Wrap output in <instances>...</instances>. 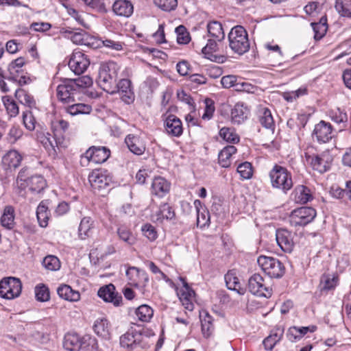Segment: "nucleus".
<instances>
[{"label":"nucleus","instance_id":"62","mask_svg":"<svg viewBox=\"0 0 351 351\" xmlns=\"http://www.w3.org/2000/svg\"><path fill=\"white\" fill-rule=\"evenodd\" d=\"M257 90V87L256 86L252 85V84L244 82L241 78H239L237 83H236V87L234 90L241 91V92H246L247 93H254Z\"/></svg>","mask_w":351,"mask_h":351},{"label":"nucleus","instance_id":"35","mask_svg":"<svg viewBox=\"0 0 351 351\" xmlns=\"http://www.w3.org/2000/svg\"><path fill=\"white\" fill-rule=\"evenodd\" d=\"M58 295L66 300L71 302L78 301L80 298V295L78 291H76L67 285H61L57 289Z\"/></svg>","mask_w":351,"mask_h":351},{"label":"nucleus","instance_id":"12","mask_svg":"<svg viewBox=\"0 0 351 351\" xmlns=\"http://www.w3.org/2000/svg\"><path fill=\"white\" fill-rule=\"evenodd\" d=\"M68 64L75 74L80 75L86 71L90 65V60L82 51L74 50Z\"/></svg>","mask_w":351,"mask_h":351},{"label":"nucleus","instance_id":"28","mask_svg":"<svg viewBox=\"0 0 351 351\" xmlns=\"http://www.w3.org/2000/svg\"><path fill=\"white\" fill-rule=\"evenodd\" d=\"M249 110L243 103H237L231 110L232 122L241 124L247 118Z\"/></svg>","mask_w":351,"mask_h":351},{"label":"nucleus","instance_id":"52","mask_svg":"<svg viewBox=\"0 0 351 351\" xmlns=\"http://www.w3.org/2000/svg\"><path fill=\"white\" fill-rule=\"evenodd\" d=\"M117 234L121 240L132 245L135 243L136 239L132 232L125 226H120L117 229Z\"/></svg>","mask_w":351,"mask_h":351},{"label":"nucleus","instance_id":"15","mask_svg":"<svg viewBox=\"0 0 351 351\" xmlns=\"http://www.w3.org/2000/svg\"><path fill=\"white\" fill-rule=\"evenodd\" d=\"M114 94L119 93L121 100L130 104L134 101V93L132 84V82L129 79H121L116 83Z\"/></svg>","mask_w":351,"mask_h":351},{"label":"nucleus","instance_id":"61","mask_svg":"<svg viewBox=\"0 0 351 351\" xmlns=\"http://www.w3.org/2000/svg\"><path fill=\"white\" fill-rule=\"evenodd\" d=\"M23 134V130L19 125H12L8 133L7 139L8 143L14 144L22 137Z\"/></svg>","mask_w":351,"mask_h":351},{"label":"nucleus","instance_id":"43","mask_svg":"<svg viewBox=\"0 0 351 351\" xmlns=\"http://www.w3.org/2000/svg\"><path fill=\"white\" fill-rule=\"evenodd\" d=\"M1 225L7 229H12L14 226V209L12 206H6L1 217Z\"/></svg>","mask_w":351,"mask_h":351},{"label":"nucleus","instance_id":"9","mask_svg":"<svg viewBox=\"0 0 351 351\" xmlns=\"http://www.w3.org/2000/svg\"><path fill=\"white\" fill-rule=\"evenodd\" d=\"M144 338L145 337L141 330L131 328L121 336L120 345L130 350L143 348L144 347Z\"/></svg>","mask_w":351,"mask_h":351},{"label":"nucleus","instance_id":"45","mask_svg":"<svg viewBox=\"0 0 351 351\" xmlns=\"http://www.w3.org/2000/svg\"><path fill=\"white\" fill-rule=\"evenodd\" d=\"M135 315L139 321L148 322L153 317L154 311L149 306L143 304L136 309Z\"/></svg>","mask_w":351,"mask_h":351},{"label":"nucleus","instance_id":"51","mask_svg":"<svg viewBox=\"0 0 351 351\" xmlns=\"http://www.w3.org/2000/svg\"><path fill=\"white\" fill-rule=\"evenodd\" d=\"M220 136L228 143H237L240 138L234 129L223 127L219 130Z\"/></svg>","mask_w":351,"mask_h":351},{"label":"nucleus","instance_id":"6","mask_svg":"<svg viewBox=\"0 0 351 351\" xmlns=\"http://www.w3.org/2000/svg\"><path fill=\"white\" fill-rule=\"evenodd\" d=\"M22 283L19 278L8 277L0 281V297L11 300L20 295Z\"/></svg>","mask_w":351,"mask_h":351},{"label":"nucleus","instance_id":"2","mask_svg":"<svg viewBox=\"0 0 351 351\" xmlns=\"http://www.w3.org/2000/svg\"><path fill=\"white\" fill-rule=\"evenodd\" d=\"M269 176L271 186L285 194L293 187L291 173L285 167L276 164L270 170Z\"/></svg>","mask_w":351,"mask_h":351},{"label":"nucleus","instance_id":"20","mask_svg":"<svg viewBox=\"0 0 351 351\" xmlns=\"http://www.w3.org/2000/svg\"><path fill=\"white\" fill-rule=\"evenodd\" d=\"M164 126L169 135L179 137L182 134V121L174 114H169L167 117L164 122Z\"/></svg>","mask_w":351,"mask_h":351},{"label":"nucleus","instance_id":"31","mask_svg":"<svg viewBox=\"0 0 351 351\" xmlns=\"http://www.w3.org/2000/svg\"><path fill=\"white\" fill-rule=\"evenodd\" d=\"M64 110L71 116H77L90 114L92 111V107L90 105L75 101L68 104L64 108Z\"/></svg>","mask_w":351,"mask_h":351},{"label":"nucleus","instance_id":"44","mask_svg":"<svg viewBox=\"0 0 351 351\" xmlns=\"http://www.w3.org/2000/svg\"><path fill=\"white\" fill-rule=\"evenodd\" d=\"M237 148L234 145H228L225 147L219 153L218 156L219 162L222 167L227 168L230 166V163L229 159L235 154Z\"/></svg>","mask_w":351,"mask_h":351},{"label":"nucleus","instance_id":"57","mask_svg":"<svg viewBox=\"0 0 351 351\" xmlns=\"http://www.w3.org/2000/svg\"><path fill=\"white\" fill-rule=\"evenodd\" d=\"M93 330L99 336L106 337L108 334V324L106 319H97L94 324Z\"/></svg>","mask_w":351,"mask_h":351},{"label":"nucleus","instance_id":"32","mask_svg":"<svg viewBox=\"0 0 351 351\" xmlns=\"http://www.w3.org/2000/svg\"><path fill=\"white\" fill-rule=\"evenodd\" d=\"M174 217V210L167 203L162 204L158 210L152 215L153 219L158 222H162L164 219H172Z\"/></svg>","mask_w":351,"mask_h":351},{"label":"nucleus","instance_id":"19","mask_svg":"<svg viewBox=\"0 0 351 351\" xmlns=\"http://www.w3.org/2000/svg\"><path fill=\"white\" fill-rule=\"evenodd\" d=\"M54 134L51 136L49 133H43L38 136V139L40 143L43 145L45 149L47 150L49 156L56 159L58 157L59 153L62 152L63 149H58V145L55 143Z\"/></svg>","mask_w":351,"mask_h":351},{"label":"nucleus","instance_id":"36","mask_svg":"<svg viewBox=\"0 0 351 351\" xmlns=\"http://www.w3.org/2000/svg\"><path fill=\"white\" fill-rule=\"evenodd\" d=\"M338 278L334 275L323 274L320 279L319 285V289L322 293H328L330 291L335 289L337 285Z\"/></svg>","mask_w":351,"mask_h":351},{"label":"nucleus","instance_id":"38","mask_svg":"<svg viewBox=\"0 0 351 351\" xmlns=\"http://www.w3.org/2000/svg\"><path fill=\"white\" fill-rule=\"evenodd\" d=\"M199 317L203 335L206 337H209L214 330L213 319L206 311L201 312Z\"/></svg>","mask_w":351,"mask_h":351},{"label":"nucleus","instance_id":"50","mask_svg":"<svg viewBox=\"0 0 351 351\" xmlns=\"http://www.w3.org/2000/svg\"><path fill=\"white\" fill-rule=\"evenodd\" d=\"M141 271H142V269L135 267H130L127 269L126 276L129 281V285L135 287L140 285Z\"/></svg>","mask_w":351,"mask_h":351},{"label":"nucleus","instance_id":"3","mask_svg":"<svg viewBox=\"0 0 351 351\" xmlns=\"http://www.w3.org/2000/svg\"><path fill=\"white\" fill-rule=\"evenodd\" d=\"M229 46L239 55H243L250 49L248 34L242 25L233 27L228 34Z\"/></svg>","mask_w":351,"mask_h":351},{"label":"nucleus","instance_id":"5","mask_svg":"<svg viewBox=\"0 0 351 351\" xmlns=\"http://www.w3.org/2000/svg\"><path fill=\"white\" fill-rule=\"evenodd\" d=\"M258 265L270 278H280L285 274L283 264L277 258L266 256H260L257 259Z\"/></svg>","mask_w":351,"mask_h":351},{"label":"nucleus","instance_id":"47","mask_svg":"<svg viewBox=\"0 0 351 351\" xmlns=\"http://www.w3.org/2000/svg\"><path fill=\"white\" fill-rule=\"evenodd\" d=\"M335 7L341 16L351 18V0H336Z\"/></svg>","mask_w":351,"mask_h":351},{"label":"nucleus","instance_id":"18","mask_svg":"<svg viewBox=\"0 0 351 351\" xmlns=\"http://www.w3.org/2000/svg\"><path fill=\"white\" fill-rule=\"evenodd\" d=\"M98 296L105 302H111L116 306H120L122 303V296L115 292V287L112 284L101 287L98 291Z\"/></svg>","mask_w":351,"mask_h":351},{"label":"nucleus","instance_id":"54","mask_svg":"<svg viewBox=\"0 0 351 351\" xmlns=\"http://www.w3.org/2000/svg\"><path fill=\"white\" fill-rule=\"evenodd\" d=\"M42 265L45 268L50 271H57L60 268L59 259L53 255H49L45 257Z\"/></svg>","mask_w":351,"mask_h":351},{"label":"nucleus","instance_id":"33","mask_svg":"<svg viewBox=\"0 0 351 351\" xmlns=\"http://www.w3.org/2000/svg\"><path fill=\"white\" fill-rule=\"evenodd\" d=\"M194 205L197 210V223L200 228L208 226L210 222V215L206 208L202 206L199 199L194 201Z\"/></svg>","mask_w":351,"mask_h":351},{"label":"nucleus","instance_id":"26","mask_svg":"<svg viewBox=\"0 0 351 351\" xmlns=\"http://www.w3.org/2000/svg\"><path fill=\"white\" fill-rule=\"evenodd\" d=\"M95 228V221L90 217H84L81 219L78 227V237L81 240H85L93 235Z\"/></svg>","mask_w":351,"mask_h":351},{"label":"nucleus","instance_id":"22","mask_svg":"<svg viewBox=\"0 0 351 351\" xmlns=\"http://www.w3.org/2000/svg\"><path fill=\"white\" fill-rule=\"evenodd\" d=\"M23 156L16 149L8 151L2 157L1 164L5 169H16L21 163Z\"/></svg>","mask_w":351,"mask_h":351},{"label":"nucleus","instance_id":"58","mask_svg":"<svg viewBox=\"0 0 351 351\" xmlns=\"http://www.w3.org/2000/svg\"><path fill=\"white\" fill-rule=\"evenodd\" d=\"M175 32L177 34V42L179 44L186 45L191 40L190 34L184 26L179 25L176 28Z\"/></svg>","mask_w":351,"mask_h":351},{"label":"nucleus","instance_id":"49","mask_svg":"<svg viewBox=\"0 0 351 351\" xmlns=\"http://www.w3.org/2000/svg\"><path fill=\"white\" fill-rule=\"evenodd\" d=\"M15 97L20 103L29 107L30 108L36 106V101L34 97L23 89L16 90L15 92Z\"/></svg>","mask_w":351,"mask_h":351},{"label":"nucleus","instance_id":"42","mask_svg":"<svg viewBox=\"0 0 351 351\" xmlns=\"http://www.w3.org/2000/svg\"><path fill=\"white\" fill-rule=\"evenodd\" d=\"M259 122L266 129L274 130L275 123L271 110L267 108H263L259 111Z\"/></svg>","mask_w":351,"mask_h":351},{"label":"nucleus","instance_id":"29","mask_svg":"<svg viewBox=\"0 0 351 351\" xmlns=\"http://www.w3.org/2000/svg\"><path fill=\"white\" fill-rule=\"evenodd\" d=\"M64 33L66 34V36L76 45H90V42L89 41V39H90L89 34L82 29H80L78 32H73V30H65Z\"/></svg>","mask_w":351,"mask_h":351},{"label":"nucleus","instance_id":"30","mask_svg":"<svg viewBox=\"0 0 351 351\" xmlns=\"http://www.w3.org/2000/svg\"><path fill=\"white\" fill-rule=\"evenodd\" d=\"M63 346L68 351H80L82 346V341L78 335L68 333L64 336Z\"/></svg>","mask_w":351,"mask_h":351},{"label":"nucleus","instance_id":"59","mask_svg":"<svg viewBox=\"0 0 351 351\" xmlns=\"http://www.w3.org/2000/svg\"><path fill=\"white\" fill-rule=\"evenodd\" d=\"M237 172L243 179H250L252 176L253 170L250 162H244L239 165L237 169Z\"/></svg>","mask_w":351,"mask_h":351},{"label":"nucleus","instance_id":"46","mask_svg":"<svg viewBox=\"0 0 351 351\" xmlns=\"http://www.w3.org/2000/svg\"><path fill=\"white\" fill-rule=\"evenodd\" d=\"M71 80L73 85L76 86L75 88L80 94L81 98L82 97V90L91 86L93 84V80L88 75H82L75 79H71Z\"/></svg>","mask_w":351,"mask_h":351},{"label":"nucleus","instance_id":"48","mask_svg":"<svg viewBox=\"0 0 351 351\" xmlns=\"http://www.w3.org/2000/svg\"><path fill=\"white\" fill-rule=\"evenodd\" d=\"M283 334V330L277 329L275 332L266 337L263 340V345L266 350H271L274 348L275 345L281 339Z\"/></svg>","mask_w":351,"mask_h":351},{"label":"nucleus","instance_id":"55","mask_svg":"<svg viewBox=\"0 0 351 351\" xmlns=\"http://www.w3.org/2000/svg\"><path fill=\"white\" fill-rule=\"evenodd\" d=\"M35 296L38 301L47 302L50 298L49 288L44 284H40L35 287Z\"/></svg>","mask_w":351,"mask_h":351},{"label":"nucleus","instance_id":"63","mask_svg":"<svg viewBox=\"0 0 351 351\" xmlns=\"http://www.w3.org/2000/svg\"><path fill=\"white\" fill-rule=\"evenodd\" d=\"M29 174V169L27 167L22 168L19 172L16 178V184L21 189L26 188V184L28 182L29 178H30Z\"/></svg>","mask_w":351,"mask_h":351},{"label":"nucleus","instance_id":"39","mask_svg":"<svg viewBox=\"0 0 351 351\" xmlns=\"http://www.w3.org/2000/svg\"><path fill=\"white\" fill-rule=\"evenodd\" d=\"M50 212L48 209L47 202L42 201L38 206L36 209V217L39 225L45 228L48 225Z\"/></svg>","mask_w":351,"mask_h":351},{"label":"nucleus","instance_id":"27","mask_svg":"<svg viewBox=\"0 0 351 351\" xmlns=\"http://www.w3.org/2000/svg\"><path fill=\"white\" fill-rule=\"evenodd\" d=\"M170 183L164 178H155L152 184V193L158 197H164L170 190Z\"/></svg>","mask_w":351,"mask_h":351},{"label":"nucleus","instance_id":"10","mask_svg":"<svg viewBox=\"0 0 351 351\" xmlns=\"http://www.w3.org/2000/svg\"><path fill=\"white\" fill-rule=\"evenodd\" d=\"M316 210L312 207H301L294 210L291 215V223L295 226H304L316 217Z\"/></svg>","mask_w":351,"mask_h":351},{"label":"nucleus","instance_id":"4","mask_svg":"<svg viewBox=\"0 0 351 351\" xmlns=\"http://www.w3.org/2000/svg\"><path fill=\"white\" fill-rule=\"evenodd\" d=\"M71 79L64 78L57 86V97L62 103L69 104L73 102L81 101V95L75 88Z\"/></svg>","mask_w":351,"mask_h":351},{"label":"nucleus","instance_id":"40","mask_svg":"<svg viewBox=\"0 0 351 351\" xmlns=\"http://www.w3.org/2000/svg\"><path fill=\"white\" fill-rule=\"evenodd\" d=\"M207 30L208 35L218 41H221L225 38L222 25L219 21H213L209 22L207 25Z\"/></svg>","mask_w":351,"mask_h":351},{"label":"nucleus","instance_id":"17","mask_svg":"<svg viewBox=\"0 0 351 351\" xmlns=\"http://www.w3.org/2000/svg\"><path fill=\"white\" fill-rule=\"evenodd\" d=\"M106 171H94L88 176L91 187L95 190H105L110 186L111 178L106 174Z\"/></svg>","mask_w":351,"mask_h":351},{"label":"nucleus","instance_id":"24","mask_svg":"<svg viewBox=\"0 0 351 351\" xmlns=\"http://www.w3.org/2000/svg\"><path fill=\"white\" fill-rule=\"evenodd\" d=\"M113 12L120 16L129 17L134 12V6L130 0H112Z\"/></svg>","mask_w":351,"mask_h":351},{"label":"nucleus","instance_id":"1","mask_svg":"<svg viewBox=\"0 0 351 351\" xmlns=\"http://www.w3.org/2000/svg\"><path fill=\"white\" fill-rule=\"evenodd\" d=\"M119 66L113 61L102 64L99 69L97 83L106 93L114 95Z\"/></svg>","mask_w":351,"mask_h":351},{"label":"nucleus","instance_id":"60","mask_svg":"<svg viewBox=\"0 0 351 351\" xmlns=\"http://www.w3.org/2000/svg\"><path fill=\"white\" fill-rule=\"evenodd\" d=\"M25 63V59L23 57H20L12 60L8 67L10 76L15 74H19L22 71L21 68Z\"/></svg>","mask_w":351,"mask_h":351},{"label":"nucleus","instance_id":"37","mask_svg":"<svg viewBox=\"0 0 351 351\" xmlns=\"http://www.w3.org/2000/svg\"><path fill=\"white\" fill-rule=\"evenodd\" d=\"M225 280L228 289L238 293L239 295H244L245 289L241 287L239 278L231 271L225 275Z\"/></svg>","mask_w":351,"mask_h":351},{"label":"nucleus","instance_id":"11","mask_svg":"<svg viewBox=\"0 0 351 351\" xmlns=\"http://www.w3.org/2000/svg\"><path fill=\"white\" fill-rule=\"evenodd\" d=\"M69 128V123L62 119H55L51 122V129L54 134L55 143L58 145V149H65L68 143L64 138V133Z\"/></svg>","mask_w":351,"mask_h":351},{"label":"nucleus","instance_id":"23","mask_svg":"<svg viewBox=\"0 0 351 351\" xmlns=\"http://www.w3.org/2000/svg\"><path fill=\"white\" fill-rule=\"evenodd\" d=\"M291 197L295 203L300 204H307L313 199L311 189L302 184L298 185L294 188Z\"/></svg>","mask_w":351,"mask_h":351},{"label":"nucleus","instance_id":"21","mask_svg":"<svg viewBox=\"0 0 351 351\" xmlns=\"http://www.w3.org/2000/svg\"><path fill=\"white\" fill-rule=\"evenodd\" d=\"M130 151L135 155H142L146 149L145 143L143 138L134 134H128L125 138Z\"/></svg>","mask_w":351,"mask_h":351},{"label":"nucleus","instance_id":"41","mask_svg":"<svg viewBox=\"0 0 351 351\" xmlns=\"http://www.w3.org/2000/svg\"><path fill=\"white\" fill-rule=\"evenodd\" d=\"M180 280L182 282L184 290L178 292V295L180 297V300H184L185 302H183V304L185 305V308L189 311H192L193 308V304L189 302V298H191L195 293L190 289L188 283L184 278L180 277Z\"/></svg>","mask_w":351,"mask_h":351},{"label":"nucleus","instance_id":"16","mask_svg":"<svg viewBox=\"0 0 351 351\" xmlns=\"http://www.w3.org/2000/svg\"><path fill=\"white\" fill-rule=\"evenodd\" d=\"M110 155V151L106 147H90L84 154V156L89 162L101 164L107 160Z\"/></svg>","mask_w":351,"mask_h":351},{"label":"nucleus","instance_id":"56","mask_svg":"<svg viewBox=\"0 0 351 351\" xmlns=\"http://www.w3.org/2000/svg\"><path fill=\"white\" fill-rule=\"evenodd\" d=\"M156 7L165 12L174 10L178 6V0H154Z\"/></svg>","mask_w":351,"mask_h":351},{"label":"nucleus","instance_id":"64","mask_svg":"<svg viewBox=\"0 0 351 351\" xmlns=\"http://www.w3.org/2000/svg\"><path fill=\"white\" fill-rule=\"evenodd\" d=\"M23 121L24 126L29 131L35 128V119L31 111L27 110L23 112Z\"/></svg>","mask_w":351,"mask_h":351},{"label":"nucleus","instance_id":"25","mask_svg":"<svg viewBox=\"0 0 351 351\" xmlns=\"http://www.w3.org/2000/svg\"><path fill=\"white\" fill-rule=\"evenodd\" d=\"M317 326L310 325L308 326H291L289 328L287 336L289 341L295 342L302 338L308 332H313Z\"/></svg>","mask_w":351,"mask_h":351},{"label":"nucleus","instance_id":"14","mask_svg":"<svg viewBox=\"0 0 351 351\" xmlns=\"http://www.w3.org/2000/svg\"><path fill=\"white\" fill-rule=\"evenodd\" d=\"M295 234L284 228L278 229L276 232V239L280 249L287 253H291L294 247Z\"/></svg>","mask_w":351,"mask_h":351},{"label":"nucleus","instance_id":"34","mask_svg":"<svg viewBox=\"0 0 351 351\" xmlns=\"http://www.w3.org/2000/svg\"><path fill=\"white\" fill-rule=\"evenodd\" d=\"M28 186L29 190L35 193H40L47 186V182L43 176L40 175H34L30 176L26 187Z\"/></svg>","mask_w":351,"mask_h":351},{"label":"nucleus","instance_id":"53","mask_svg":"<svg viewBox=\"0 0 351 351\" xmlns=\"http://www.w3.org/2000/svg\"><path fill=\"white\" fill-rule=\"evenodd\" d=\"M2 101L10 117H16L19 114V107L16 103L10 96L3 97Z\"/></svg>","mask_w":351,"mask_h":351},{"label":"nucleus","instance_id":"8","mask_svg":"<svg viewBox=\"0 0 351 351\" xmlns=\"http://www.w3.org/2000/svg\"><path fill=\"white\" fill-rule=\"evenodd\" d=\"M248 289L254 295L270 298L272 289L259 274H254L248 280Z\"/></svg>","mask_w":351,"mask_h":351},{"label":"nucleus","instance_id":"7","mask_svg":"<svg viewBox=\"0 0 351 351\" xmlns=\"http://www.w3.org/2000/svg\"><path fill=\"white\" fill-rule=\"evenodd\" d=\"M307 163L315 171L323 173L329 170L332 161V157L328 152L319 154H305Z\"/></svg>","mask_w":351,"mask_h":351},{"label":"nucleus","instance_id":"13","mask_svg":"<svg viewBox=\"0 0 351 351\" xmlns=\"http://www.w3.org/2000/svg\"><path fill=\"white\" fill-rule=\"evenodd\" d=\"M313 139L319 143H325L330 141L333 137V128L332 125L325 121H320L315 125L312 133Z\"/></svg>","mask_w":351,"mask_h":351}]
</instances>
